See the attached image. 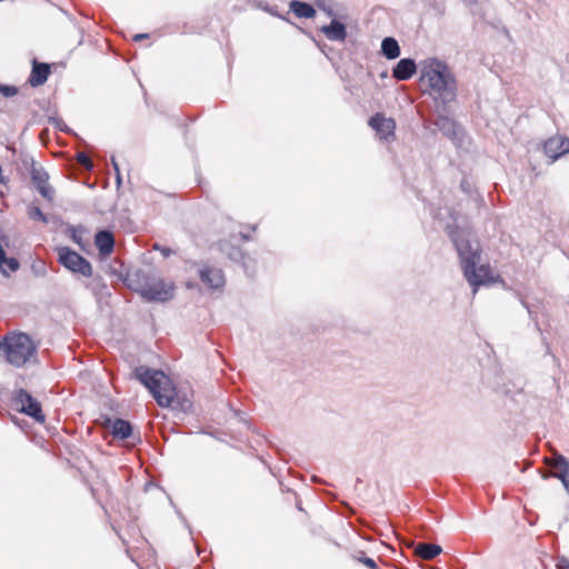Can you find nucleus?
Wrapping results in <instances>:
<instances>
[{
    "label": "nucleus",
    "instance_id": "f257e3e1",
    "mask_svg": "<svg viewBox=\"0 0 569 569\" xmlns=\"http://www.w3.org/2000/svg\"><path fill=\"white\" fill-rule=\"evenodd\" d=\"M451 240L455 244L460 259L463 276L473 293L480 286H487L493 282L491 269L488 264H480L481 249L479 242L471 238L469 232L463 230H451Z\"/></svg>",
    "mask_w": 569,
    "mask_h": 569
},
{
    "label": "nucleus",
    "instance_id": "f03ea898",
    "mask_svg": "<svg viewBox=\"0 0 569 569\" xmlns=\"http://www.w3.org/2000/svg\"><path fill=\"white\" fill-rule=\"evenodd\" d=\"M420 80L428 86V94L442 104L456 100L457 79L447 62L438 58H427L420 63Z\"/></svg>",
    "mask_w": 569,
    "mask_h": 569
},
{
    "label": "nucleus",
    "instance_id": "7ed1b4c3",
    "mask_svg": "<svg viewBox=\"0 0 569 569\" xmlns=\"http://www.w3.org/2000/svg\"><path fill=\"white\" fill-rule=\"evenodd\" d=\"M133 375L151 392L160 407H174L177 403L184 412L191 409L192 402L188 399H182L181 401L178 399L176 387L161 370L139 366L134 369Z\"/></svg>",
    "mask_w": 569,
    "mask_h": 569
},
{
    "label": "nucleus",
    "instance_id": "20e7f679",
    "mask_svg": "<svg viewBox=\"0 0 569 569\" xmlns=\"http://www.w3.org/2000/svg\"><path fill=\"white\" fill-rule=\"evenodd\" d=\"M37 355L33 340L23 332H11L0 341V356L12 366L20 368Z\"/></svg>",
    "mask_w": 569,
    "mask_h": 569
},
{
    "label": "nucleus",
    "instance_id": "39448f33",
    "mask_svg": "<svg viewBox=\"0 0 569 569\" xmlns=\"http://www.w3.org/2000/svg\"><path fill=\"white\" fill-rule=\"evenodd\" d=\"M138 278L139 284L136 290L144 300L164 302L173 297V286L162 279L147 273L138 274Z\"/></svg>",
    "mask_w": 569,
    "mask_h": 569
},
{
    "label": "nucleus",
    "instance_id": "423d86ee",
    "mask_svg": "<svg viewBox=\"0 0 569 569\" xmlns=\"http://www.w3.org/2000/svg\"><path fill=\"white\" fill-rule=\"evenodd\" d=\"M57 251L58 261L66 269L86 278H90L92 276L93 270L91 263L81 254L68 247L58 248Z\"/></svg>",
    "mask_w": 569,
    "mask_h": 569
},
{
    "label": "nucleus",
    "instance_id": "0eeeda50",
    "mask_svg": "<svg viewBox=\"0 0 569 569\" xmlns=\"http://www.w3.org/2000/svg\"><path fill=\"white\" fill-rule=\"evenodd\" d=\"M14 400L21 406L20 411L33 418L38 422H44L46 416L42 412L40 402L33 398L27 390L17 391Z\"/></svg>",
    "mask_w": 569,
    "mask_h": 569
},
{
    "label": "nucleus",
    "instance_id": "6e6552de",
    "mask_svg": "<svg viewBox=\"0 0 569 569\" xmlns=\"http://www.w3.org/2000/svg\"><path fill=\"white\" fill-rule=\"evenodd\" d=\"M369 126L376 131L382 140H388L395 136L396 122L392 118H387L382 113H376L369 119Z\"/></svg>",
    "mask_w": 569,
    "mask_h": 569
},
{
    "label": "nucleus",
    "instance_id": "1a4fd4ad",
    "mask_svg": "<svg viewBox=\"0 0 569 569\" xmlns=\"http://www.w3.org/2000/svg\"><path fill=\"white\" fill-rule=\"evenodd\" d=\"M31 179L39 193L49 201L53 200L54 190L49 184V174L42 167L33 166Z\"/></svg>",
    "mask_w": 569,
    "mask_h": 569
},
{
    "label": "nucleus",
    "instance_id": "9d476101",
    "mask_svg": "<svg viewBox=\"0 0 569 569\" xmlns=\"http://www.w3.org/2000/svg\"><path fill=\"white\" fill-rule=\"evenodd\" d=\"M199 278L210 289H219L224 284V276L219 268L203 266L199 269Z\"/></svg>",
    "mask_w": 569,
    "mask_h": 569
},
{
    "label": "nucleus",
    "instance_id": "9b49d317",
    "mask_svg": "<svg viewBox=\"0 0 569 569\" xmlns=\"http://www.w3.org/2000/svg\"><path fill=\"white\" fill-rule=\"evenodd\" d=\"M417 71V64L413 59L403 58L392 69V77L399 81L409 80Z\"/></svg>",
    "mask_w": 569,
    "mask_h": 569
},
{
    "label": "nucleus",
    "instance_id": "f8f14e48",
    "mask_svg": "<svg viewBox=\"0 0 569 569\" xmlns=\"http://www.w3.org/2000/svg\"><path fill=\"white\" fill-rule=\"evenodd\" d=\"M320 30L330 41H345L347 38L346 26L337 19H332L328 26L321 27Z\"/></svg>",
    "mask_w": 569,
    "mask_h": 569
},
{
    "label": "nucleus",
    "instance_id": "ddd939ff",
    "mask_svg": "<svg viewBox=\"0 0 569 569\" xmlns=\"http://www.w3.org/2000/svg\"><path fill=\"white\" fill-rule=\"evenodd\" d=\"M49 74L50 66L48 63L33 60L29 83L32 87H39L48 80Z\"/></svg>",
    "mask_w": 569,
    "mask_h": 569
},
{
    "label": "nucleus",
    "instance_id": "4468645a",
    "mask_svg": "<svg viewBox=\"0 0 569 569\" xmlns=\"http://www.w3.org/2000/svg\"><path fill=\"white\" fill-rule=\"evenodd\" d=\"M94 244L101 256H109L114 248V238L109 230H100L94 236Z\"/></svg>",
    "mask_w": 569,
    "mask_h": 569
},
{
    "label": "nucleus",
    "instance_id": "2eb2a0df",
    "mask_svg": "<svg viewBox=\"0 0 569 569\" xmlns=\"http://www.w3.org/2000/svg\"><path fill=\"white\" fill-rule=\"evenodd\" d=\"M562 143L561 136L551 137L545 142L543 150L546 156L551 159V162H555L565 154L561 147Z\"/></svg>",
    "mask_w": 569,
    "mask_h": 569
},
{
    "label": "nucleus",
    "instance_id": "dca6fc26",
    "mask_svg": "<svg viewBox=\"0 0 569 569\" xmlns=\"http://www.w3.org/2000/svg\"><path fill=\"white\" fill-rule=\"evenodd\" d=\"M111 433L114 438L128 439L132 436V426L129 421L117 418L112 422Z\"/></svg>",
    "mask_w": 569,
    "mask_h": 569
},
{
    "label": "nucleus",
    "instance_id": "f3484780",
    "mask_svg": "<svg viewBox=\"0 0 569 569\" xmlns=\"http://www.w3.org/2000/svg\"><path fill=\"white\" fill-rule=\"evenodd\" d=\"M289 8L295 13V16L298 18L310 19V18H313L316 14L315 8L307 2L292 0L289 3Z\"/></svg>",
    "mask_w": 569,
    "mask_h": 569
},
{
    "label": "nucleus",
    "instance_id": "a211bd4d",
    "mask_svg": "<svg viewBox=\"0 0 569 569\" xmlns=\"http://www.w3.org/2000/svg\"><path fill=\"white\" fill-rule=\"evenodd\" d=\"M19 267V261L16 258H8L4 248L0 243V272L8 277L10 272H16Z\"/></svg>",
    "mask_w": 569,
    "mask_h": 569
},
{
    "label": "nucleus",
    "instance_id": "6ab92c4d",
    "mask_svg": "<svg viewBox=\"0 0 569 569\" xmlns=\"http://www.w3.org/2000/svg\"><path fill=\"white\" fill-rule=\"evenodd\" d=\"M441 551V547L433 543H418L416 547V555L423 560H432L439 556Z\"/></svg>",
    "mask_w": 569,
    "mask_h": 569
},
{
    "label": "nucleus",
    "instance_id": "aec40b11",
    "mask_svg": "<svg viewBox=\"0 0 569 569\" xmlns=\"http://www.w3.org/2000/svg\"><path fill=\"white\" fill-rule=\"evenodd\" d=\"M381 52L389 60L398 58L400 56L398 41L391 37L385 38L381 42Z\"/></svg>",
    "mask_w": 569,
    "mask_h": 569
},
{
    "label": "nucleus",
    "instance_id": "412c9836",
    "mask_svg": "<svg viewBox=\"0 0 569 569\" xmlns=\"http://www.w3.org/2000/svg\"><path fill=\"white\" fill-rule=\"evenodd\" d=\"M545 463L556 469V472H565V470H568L569 473V461L565 456L556 450L553 451L552 457L545 458Z\"/></svg>",
    "mask_w": 569,
    "mask_h": 569
},
{
    "label": "nucleus",
    "instance_id": "4be33fe9",
    "mask_svg": "<svg viewBox=\"0 0 569 569\" xmlns=\"http://www.w3.org/2000/svg\"><path fill=\"white\" fill-rule=\"evenodd\" d=\"M436 124L439 127V129L441 131H443L447 134H450V133L457 134V130H456L457 126H456L455 121H452L448 117H440Z\"/></svg>",
    "mask_w": 569,
    "mask_h": 569
},
{
    "label": "nucleus",
    "instance_id": "5701e85b",
    "mask_svg": "<svg viewBox=\"0 0 569 569\" xmlns=\"http://www.w3.org/2000/svg\"><path fill=\"white\" fill-rule=\"evenodd\" d=\"M352 557L369 569H379L376 561L372 558L367 557L365 551H357Z\"/></svg>",
    "mask_w": 569,
    "mask_h": 569
},
{
    "label": "nucleus",
    "instance_id": "b1692460",
    "mask_svg": "<svg viewBox=\"0 0 569 569\" xmlns=\"http://www.w3.org/2000/svg\"><path fill=\"white\" fill-rule=\"evenodd\" d=\"M28 216L32 220H39L43 223H48L47 216L41 211L39 207L31 206L28 208Z\"/></svg>",
    "mask_w": 569,
    "mask_h": 569
},
{
    "label": "nucleus",
    "instance_id": "393cba45",
    "mask_svg": "<svg viewBox=\"0 0 569 569\" xmlns=\"http://www.w3.org/2000/svg\"><path fill=\"white\" fill-rule=\"evenodd\" d=\"M317 7L327 13L328 17H336L331 0H319Z\"/></svg>",
    "mask_w": 569,
    "mask_h": 569
},
{
    "label": "nucleus",
    "instance_id": "a878e982",
    "mask_svg": "<svg viewBox=\"0 0 569 569\" xmlns=\"http://www.w3.org/2000/svg\"><path fill=\"white\" fill-rule=\"evenodd\" d=\"M77 161L87 170H91L93 168L92 161L84 152H79L77 154Z\"/></svg>",
    "mask_w": 569,
    "mask_h": 569
},
{
    "label": "nucleus",
    "instance_id": "bb28decb",
    "mask_svg": "<svg viewBox=\"0 0 569 569\" xmlns=\"http://www.w3.org/2000/svg\"><path fill=\"white\" fill-rule=\"evenodd\" d=\"M552 477L559 479L562 482L567 493L569 495V473H568V470L567 471L565 470V472H553Z\"/></svg>",
    "mask_w": 569,
    "mask_h": 569
},
{
    "label": "nucleus",
    "instance_id": "cd10ccee",
    "mask_svg": "<svg viewBox=\"0 0 569 569\" xmlns=\"http://www.w3.org/2000/svg\"><path fill=\"white\" fill-rule=\"evenodd\" d=\"M0 93L3 97H13V96H16L18 93V89L14 86L1 84L0 83Z\"/></svg>",
    "mask_w": 569,
    "mask_h": 569
},
{
    "label": "nucleus",
    "instance_id": "c85d7f7f",
    "mask_svg": "<svg viewBox=\"0 0 569 569\" xmlns=\"http://www.w3.org/2000/svg\"><path fill=\"white\" fill-rule=\"evenodd\" d=\"M152 249L156 251H160L164 258H168L173 253V250L171 248L161 246L159 243H154Z\"/></svg>",
    "mask_w": 569,
    "mask_h": 569
},
{
    "label": "nucleus",
    "instance_id": "c756f323",
    "mask_svg": "<svg viewBox=\"0 0 569 569\" xmlns=\"http://www.w3.org/2000/svg\"><path fill=\"white\" fill-rule=\"evenodd\" d=\"M49 122L52 123L56 128L60 129L61 131L66 130V124L61 119L50 118Z\"/></svg>",
    "mask_w": 569,
    "mask_h": 569
},
{
    "label": "nucleus",
    "instance_id": "7c9ffc66",
    "mask_svg": "<svg viewBox=\"0 0 569 569\" xmlns=\"http://www.w3.org/2000/svg\"><path fill=\"white\" fill-rule=\"evenodd\" d=\"M111 162H112V167H113V169H114V171H116L117 181H118V183H119V182H120V180H121V178H120V170H119V166H118V163H117V161H116L114 157H112V158H111Z\"/></svg>",
    "mask_w": 569,
    "mask_h": 569
},
{
    "label": "nucleus",
    "instance_id": "2f4dec72",
    "mask_svg": "<svg viewBox=\"0 0 569 569\" xmlns=\"http://www.w3.org/2000/svg\"><path fill=\"white\" fill-rule=\"evenodd\" d=\"M72 240L78 243V244H81V236L78 234V229L72 227Z\"/></svg>",
    "mask_w": 569,
    "mask_h": 569
},
{
    "label": "nucleus",
    "instance_id": "473e14b6",
    "mask_svg": "<svg viewBox=\"0 0 569 569\" xmlns=\"http://www.w3.org/2000/svg\"><path fill=\"white\" fill-rule=\"evenodd\" d=\"M557 569H569V561L565 558L560 559L557 563Z\"/></svg>",
    "mask_w": 569,
    "mask_h": 569
},
{
    "label": "nucleus",
    "instance_id": "72a5a7b5",
    "mask_svg": "<svg viewBox=\"0 0 569 569\" xmlns=\"http://www.w3.org/2000/svg\"><path fill=\"white\" fill-rule=\"evenodd\" d=\"M561 142H563L561 144V147H562L563 153L566 154L567 152H569V138L561 136Z\"/></svg>",
    "mask_w": 569,
    "mask_h": 569
},
{
    "label": "nucleus",
    "instance_id": "f704fd0d",
    "mask_svg": "<svg viewBox=\"0 0 569 569\" xmlns=\"http://www.w3.org/2000/svg\"><path fill=\"white\" fill-rule=\"evenodd\" d=\"M148 37H149V34H148V33H138V34H136V36L133 37V40H134V41H140V40H142V39H147Z\"/></svg>",
    "mask_w": 569,
    "mask_h": 569
},
{
    "label": "nucleus",
    "instance_id": "c9c22d12",
    "mask_svg": "<svg viewBox=\"0 0 569 569\" xmlns=\"http://www.w3.org/2000/svg\"><path fill=\"white\" fill-rule=\"evenodd\" d=\"M461 188H462L466 192H468V191H469L467 181H465V180H463V181L461 182Z\"/></svg>",
    "mask_w": 569,
    "mask_h": 569
}]
</instances>
